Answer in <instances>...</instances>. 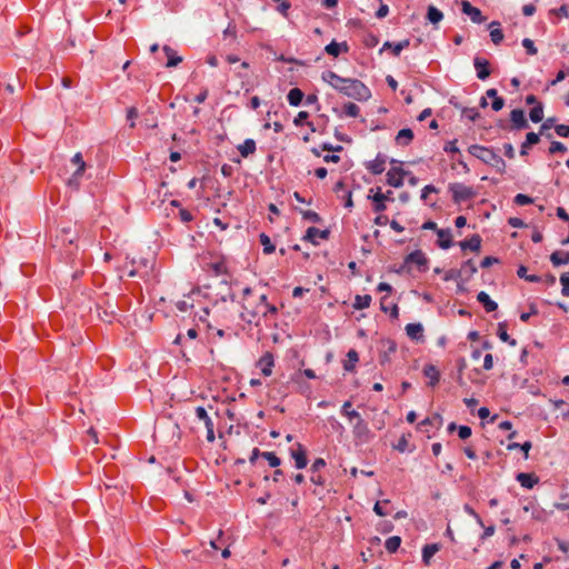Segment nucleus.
Wrapping results in <instances>:
<instances>
[{
  "label": "nucleus",
  "mask_w": 569,
  "mask_h": 569,
  "mask_svg": "<svg viewBox=\"0 0 569 569\" xmlns=\"http://www.w3.org/2000/svg\"><path fill=\"white\" fill-rule=\"evenodd\" d=\"M370 303H371V296H369V295H363V296L357 295L355 297L353 308L357 309V310H362V309L368 308L370 306Z\"/></svg>",
  "instance_id": "nucleus-33"
},
{
  "label": "nucleus",
  "mask_w": 569,
  "mask_h": 569,
  "mask_svg": "<svg viewBox=\"0 0 569 569\" xmlns=\"http://www.w3.org/2000/svg\"><path fill=\"white\" fill-rule=\"evenodd\" d=\"M291 457L295 460V465L297 469H303L308 465V459L306 455V450L301 443H298V449L291 452Z\"/></svg>",
  "instance_id": "nucleus-16"
},
{
  "label": "nucleus",
  "mask_w": 569,
  "mask_h": 569,
  "mask_svg": "<svg viewBox=\"0 0 569 569\" xmlns=\"http://www.w3.org/2000/svg\"><path fill=\"white\" fill-rule=\"evenodd\" d=\"M380 309L383 311V312H388L390 311V316L391 318L393 319H397L399 317V308L397 305H392L391 307H389L387 305V297H383L381 298V301H380Z\"/></svg>",
  "instance_id": "nucleus-35"
},
{
  "label": "nucleus",
  "mask_w": 569,
  "mask_h": 569,
  "mask_svg": "<svg viewBox=\"0 0 569 569\" xmlns=\"http://www.w3.org/2000/svg\"><path fill=\"white\" fill-rule=\"evenodd\" d=\"M138 117V110L134 107H131L127 110V119L131 121L130 127L133 128L136 126L134 119Z\"/></svg>",
  "instance_id": "nucleus-61"
},
{
  "label": "nucleus",
  "mask_w": 569,
  "mask_h": 569,
  "mask_svg": "<svg viewBox=\"0 0 569 569\" xmlns=\"http://www.w3.org/2000/svg\"><path fill=\"white\" fill-rule=\"evenodd\" d=\"M498 336L503 342H508L510 346L517 345V341L515 339H511L510 336L507 333L505 323H499Z\"/></svg>",
  "instance_id": "nucleus-41"
},
{
  "label": "nucleus",
  "mask_w": 569,
  "mask_h": 569,
  "mask_svg": "<svg viewBox=\"0 0 569 569\" xmlns=\"http://www.w3.org/2000/svg\"><path fill=\"white\" fill-rule=\"evenodd\" d=\"M462 250H471L478 252L481 248V237L479 234H472L469 239L463 240L459 243Z\"/></svg>",
  "instance_id": "nucleus-18"
},
{
  "label": "nucleus",
  "mask_w": 569,
  "mask_h": 569,
  "mask_svg": "<svg viewBox=\"0 0 569 569\" xmlns=\"http://www.w3.org/2000/svg\"><path fill=\"white\" fill-rule=\"evenodd\" d=\"M72 163H74L78 168L77 170L74 171V173L72 174V177L69 179V184H76L78 186V180L79 178L82 176L83 171H84V168H86V162L83 161L82 159V154L80 152H77L72 159H71Z\"/></svg>",
  "instance_id": "nucleus-8"
},
{
  "label": "nucleus",
  "mask_w": 569,
  "mask_h": 569,
  "mask_svg": "<svg viewBox=\"0 0 569 569\" xmlns=\"http://www.w3.org/2000/svg\"><path fill=\"white\" fill-rule=\"evenodd\" d=\"M259 239L260 243L263 246V252L266 254H270L276 250V247L272 244L270 238L266 233H261Z\"/></svg>",
  "instance_id": "nucleus-38"
},
{
  "label": "nucleus",
  "mask_w": 569,
  "mask_h": 569,
  "mask_svg": "<svg viewBox=\"0 0 569 569\" xmlns=\"http://www.w3.org/2000/svg\"><path fill=\"white\" fill-rule=\"evenodd\" d=\"M515 203L518 204V206H526V204H530L533 202V199L530 198L529 196L527 194H522V193H518L515 199H513Z\"/></svg>",
  "instance_id": "nucleus-52"
},
{
  "label": "nucleus",
  "mask_w": 569,
  "mask_h": 569,
  "mask_svg": "<svg viewBox=\"0 0 569 569\" xmlns=\"http://www.w3.org/2000/svg\"><path fill=\"white\" fill-rule=\"evenodd\" d=\"M343 110H345L346 116L352 117V118L358 117L360 113V108L353 102L346 103L343 107Z\"/></svg>",
  "instance_id": "nucleus-43"
},
{
  "label": "nucleus",
  "mask_w": 569,
  "mask_h": 569,
  "mask_svg": "<svg viewBox=\"0 0 569 569\" xmlns=\"http://www.w3.org/2000/svg\"><path fill=\"white\" fill-rule=\"evenodd\" d=\"M560 282L562 284L561 293L565 297H569V272H563L560 276Z\"/></svg>",
  "instance_id": "nucleus-50"
},
{
  "label": "nucleus",
  "mask_w": 569,
  "mask_h": 569,
  "mask_svg": "<svg viewBox=\"0 0 569 569\" xmlns=\"http://www.w3.org/2000/svg\"><path fill=\"white\" fill-rule=\"evenodd\" d=\"M413 139V131L409 128L401 129L396 136L399 146H408Z\"/></svg>",
  "instance_id": "nucleus-26"
},
{
  "label": "nucleus",
  "mask_w": 569,
  "mask_h": 569,
  "mask_svg": "<svg viewBox=\"0 0 569 569\" xmlns=\"http://www.w3.org/2000/svg\"><path fill=\"white\" fill-rule=\"evenodd\" d=\"M423 327L421 323H408L406 326V333L413 340L422 338Z\"/></svg>",
  "instance_id": "nucleus-27"
},
{
  "label": "nucleus",
  "mask_w": 569,
  "mask_h": 569,
  "mask_svg": "<svg viewBox=\"0 0 569 569\" xmlns=\"http://www.w3.org/2000/svg\"><path fill=\"white\" fill-rule=\"evenodd\" d=\"M196 416L199 420H202L204 422V426L208 423H213L211 418L208 416L207 410L203 407H197L196 408Z\"/></svg>",
  "instance_id": "nucleus-48"
},
{
  "label": "nucleus",
  "mask_w": 569,
  "mask_h": 569,
  "mask_svg": "<svg viewBox=\"0 0 569 569\" xmlns=\"http://www.w3.org/2000/svg\"><path fill=\"white\" fill-rule=\"evenodd\" d=\"M352 421V433L358 442L367 443L373 438V433L370 431L368 423L361 418L353 419Z\"/></svg>",
  "instance_id": "nucleus-4"
},
{
  "label": "nucleus",
  "mask_w": 569,
  "mask_h": 569,
  "mask_svg": "<svg viewBox=\"0 0 569 569\" xmlns=\"http://www.w3.org/2000/svg\"><path fill=\"white\" fill-rule=\"evenodd\" d=\"M461 11L469 16L473 23H482L486 20L481 11L478 8L471 6V3L467 0L461 1Z\"/></svg>",
  "instance_id": "nucleus-7"
},
{
  "label": "nucleus",
  "mask_w": 569,
  "mask_h": 569,
  "mask_svg": "<svg viewBox=\"0 0 569 569\" xmlns=\"http://www.w3.org/2000/svg\"><path fill=\"white\" fill-rule=\"evenodd\" d=\"M473 66H475V69L477 71L478 79L486 80L490 76V69H489V61L488 60H486L483 58L476 57L473 59Z\"/></svg>",
  "instance_id": "nucleus-10"
},
{
  "label": "nucleus",
  "mask_w": 569,
  "mask_h": 569,
  "mask_svg": "<svg viewBox=\"0 0 569 569\" xmlns=\"http://www.w3.org/2000/svg\"><path fill=\"white\" fill-rule=\"evenodd\" d=\"M386 161L387 157L382 153H378L375 160L367 163L366 168L372 174H380L385 171Z\"/></svg>",
  "instance_id": "nucleus-14"
},
{
  "label": "nucleus",
  "mask_w": 569,
  "mask_h": 569,
  "mask_svg": "<svg viewBox=\"0 0 569 569\" xmlns=\"http://www.w3.org/2000/svg\"><path fill=\"white\" fill-rule=\"evenodd\" d=\"M408 448V440L405 436H402L398 443L395 446V449L400 451V452H405Z\"/></svg>",
  "instance_id": "nucleus-63"
},
{
  "label": "nucleus",
  "mask_w": 569,
  "mask_h": 569,
  "mask_svg": "<svg viewBox=\"0 0 569 569\" xmlns=\"http://www.w3.org/2000/svg\"><path fill=\"white\" fill-rule=\"evenodd\" d=\"M530 120L532 122H540L543 119V107L541 103L535 106L529 112Z\"/></svg>",
  "instance_id": "nucleus-37"
},
{
  "label": "nucleus",
  "mask_w": 569,
  "mask_h": 569,
  "mask_svg": "<svg viewBox=\"0 0 569 569\" xmlns=\"http://www.w3.org/2000/svg\"><path fill=\"white\" fill-rule=\"evenodd\" d=\"M420 425H438V427H440L442 425V418L440 415L436 413L422 420Z\"/></svg>",
  "instance_id": "nucleus-55"
},
{
  "label": "nucleus",
  "mask_w": 569,
  "mask_h": 569,
  "mask_svg": "<svg viewBox=\"0 0 569 569\" xmlns=\"http://www.w3.org/2000/svg\"><path fill=\"white\" fill-rule=\"evenodd\" d=\"M162 50L168 58L166 63L167 68L177 67L182 61V58L178 56L177 52L171 47L163 46Z\"/></svg>",
  "instance_id": "nucleus-20"
},
{
  "label": "nucleus",
  "mask_w": 569,
  "mask_h": 569,
  "mask_svg": "<svg viewBox=\"0 0 569 569\" xmlns=\"http://www.w3.org/2000/svg\"><path fill=\"white\" fill-rule=\"evenodd\" d=\"M406 264H417L419 268H427L428 260L421 250H415L405 259Z\"/></svg>",
  "instance_id": "nucleus-11"
},
{
  "label": "nucleus",
  "mask_w": 569,
  "mask_h": 569,
  "mask_svg": "<svg viewBox=\"0 0 569 569\" xmlns=\"http://www.w3.org/2000/svg\"><path fill=\"white\" fill-rule=\"evenodd\" d=\"M379 43V38L373 33H367L363 37V44L367 48H375Z\"/></svg>",
  "instance_id": "nucleus-49"
},
{
  "label": "nucleus",
  "mask_w": 569,
  "mask_h": 569,
  "mask_svg": "<svg viewBox=\"0 0 569 569\" xmlns=\"http://www.w3.org/2000/svg\"><path fill=\"white\" fill-rule=\"evenodd\" d=\"M555 130L558 136L568 138L569 137V126L566 124H557L555 126Z\"/></svg>",
  "instance_id": "nucleus-60"
},
{
  "label": "nucleus",
  "mask_w": 569,
  "mask_h": 569,
  "mask_svg": "<svg viewBox=\"0 0 569 569\" xmlns=\"http://www.w3.org/2000/svg\"><path fill=\"white\" fill-rule=\"evenodd\" d=\"M461 270H463V274H466V280H469L477 272V267L472 260H467L462 263Z\"/></svg>",
  "instance_id": "nucleus-40"
},
{
  "label": "nucleus",
  "mask_w": 569,
  "mask_h": 569,
  "mask_svg": "<svg viewBox=\"0 0 569 569\" xmlns=\"http://www.w3.org/2000/svg\"><path fill=\"white\" fill-rule=\"evenodd\" d=\"M322 80L349 98L359 101H367L371 98L370 89L358 79L342 78L333 71H326L322 73Z\"/></svg>",
  "instance_id": "nucleus-1"
},
{
  "label": "nucleus",
  "mask_w": 569,
  "mask_h": 569,
  "mask_svg": "<svg viewBox=\"0 0 569 569\" xmlns=\"http://www.w3.org/2000/svg\"><path fill=\"white\" fill-rule=\"evenodd\" d=\"M449 191L455 203H461L476 197L473 188L461 182L450 183Z\"/></svg>",
  "instance_id": "nucleus-3"
},
{
  "label": "nucleus",
  "mask_w": 569,
  "mask_h": 569,
  "mask_svg": "<svg viewBox=\"0 0 569 569\" xmlns=\"http://www.w3.org/2000/svg\"><path fill=\"white\" fill-rule=\"evenodd\" d=\"M486 94H487V97L492 99V102H491L492 110L499 111L503 108L505 100H503V98L498 96V91L496 89H493V88L488 89Z\"/></svg>",
  "instance_id": "nucleus-24"
},
{
  "label": "nucleus",
  "mask_w": 569,
  "mask_h": 569,
  "mask_svg": "<svg viewBox=\"0 0 569 569\" xmlns=\"http://www.w3.org/2000/svg\"><path fill=\"white\" fill-rule=\"evenodd\" d=\"M490 38L495 44H499L503 40V33L501 29H491Z\"/></svg>",
  "instance_id": "nucleus-54"
},
{
  "label": "nucleus",
  "mask_w": 569,
  "mask_h": 569,
  "mask_svg": "<svg viewBox=\"0 0 569 569\" xmlns=\"http://www.w3.org/2000/svg\"><path fill=\"white\" fill-rule=\"evenodd\" d=\"M261 457L268 461L270 467L276 468V467L280 466V463H281L280 458L277 457L276 453H273V452L263 451L261 453Z\"/></svg>",
  "instance_id": "nucleus-42"
},
{
  "label": "nucleus",
  "mask_w": 569,
  "mask_h": 569,
  "mask_svg": "<svg viewBox=\"0 0 569 569\" xmlns=\"http://www.w3.org/2000/svg\"><path fill=\"white\" fill-rule=\"evenodd\" d=\"M400 543H401V538L398 536H392L386 540L385 547L389 552L393 553L399 549Z\"/></svg>",
  "instance_id": "nucleus-36"
},
{
  "label": "nucleus",
  "mask_w": 569,
  "mask_h": 569,
  "mask_svg": "<svg viewBox=\"0 0 569 569\" xmlns=\"http://www.w3.org/2000/svg\"><path fill=\"white\" fill-rule=\"evenodd\" d=\"M461 113L463 117H466L470 121H476L480 117V114L476 108H468V107L461 108Z\"/></svg>",
  "instance_id": "nucleus-46"
},
{
  "label": "nucleus",
  "mask_w": 569,
  "mask_h": 569,
  "mask_svg": "<svg viewBox=\"0 0 569 569\" xmlns=\"http://www.w3.org/2000/svg\"><path fill=\"white\" fill-rule=\"evenodd\" d=\"M351 401L347 400L341 407V415L347 417L350 422H352L355 418H359L360 415L358 411L351 409Z\"/></svg>",
  "instance_id": "nucleus-34"
},
{
  "label": "nucleus",
  "mask_w": 569,
  "mask_h": 569,
  "mask_svg": "<svg viewBox=\"0 0 569 569\" xmlns=\"http://www.w3.org/2000/svg\"><path fill=\"white\" fill-rule=\"evenodd\" d=\"M238 150L243 158L249 157L256 151V141L253 139H246L243 143L238 146Z\"/></svg>",
  "instance_id": "nucleus-28"
},
{
  "label": "nucleus",
  "mask_w": 569,
  "mask_h": 569,
  "mask_svg": "<svg viewBox=\"0 0 569 569\" xmlns=\"http://www.w3.org/2000/svg\"><path fill=\"white\" fill-rule=\"evenodd\" d=\"M539 142V134L536 132H529L526 136V140L521 144L520 154L526 156L527 149Z\"/></svg>",
  "instance_id": "nucleus-31"
},
{
  "label": "nucleus",
  "mask_w": 569,
  "mask_h": 569,
  "mask_svg": "<svg viewBox=\"0 0 569 569\" xmlns=\"http://www.w3.org/2000/svg\"><path fill=\"white\" fill-rule=\"evenodd\" d=\"M567 147L559 141H552L549 148L550 153H557V152H566Z\"/></svg>",
  "instance_id": "nucleus-56"
},
{
  "label": "nucleus",
  "mask_w": 569,
  "mask_h": 569,
  "mask_svg": "<svg viewBox=\"0 0 569 569\" xmlns=\"http://www.w3.org/2000/svg\"><path fill=\"white\" fill-rule=\"evenodd\" d=\"M308 117H309V114H308V112H307V111H300V112L296 116V118H295V120H293V123H295L296 126H301V124H302V123L308 119Z\"/></svg>",
  "instance_id": "nucleus-62"
},
{
  "label": "nucleus",
  "mask_w": 569,
  "mask_h": 569,
  "mask_svg": "<svg viewBox=\"0 0 569 569\" xmlns=\"http://www.w3.org/2000/svg\"><path fill=\"white\" fill-rule=\"evenodd\" d=\"M409 173V171H406L402 168H391L387 172V183L393 188H400L403 184L405 176Z\"/></svg>",
  "instance_id": "nucleus-6"
},
{
  "label": "nucleus",
  "mask_w": 569,
  "mask_h": 569,
  "mask_svg": "<svg viewBox=\"0 0 569 569\" xmlns=\"http://www.w3.org/2000/svg\"><path fill=\"white\" fill-rule=\"evenodd\" d=\"M426 18L430 23L437 26L443 19V13L437 7L430 4Z\"/></svg>",
  "instance_id": "nucleus-25"
},
{
  "label": "nucleus",
  "mask_w": 569,
  "mask_h": 569,
  "mask_svg": "<svg viewBox=\"0 0 569 569\" xmlns=\"http://www.w3.org/2000/svg\"><path fill=\"white\" fill-rule=\"evenodd\" d=\"M358 360H359L358 352L353 349L349 350L347 353V360L343 363V369L346 371H353Z\"/></svg>",
  "instance_id": "nucleus-32"
},
{
  "label": "nucleus",
  "mask_w": 569,
  "mask_h": 569,
  "mask_svg": "<svg viewBox=\"0 0 569 569\" xmlns=\"http://www.w3.org/2000/svg\"><path fill=\"white\" fill-rule=\"evenodd\" d=\"M325 51L335 58H337L341 52H348L349 46L346 41L343 42H337L331 41L329 44L326 46Z\"/></svg>",
  "instance_id": "nucleus-15"
},
{
  "label": "nucleus",
  "mask_w": 569,
  "mask_h": 569,
  "mask_svg": "<svg viewBox=\"0 0 569 569\" xmlns=\"http://www.w3.org/2000/svg\"><path fill=\"white\" fill-rule=\"evenodd\" d=\"M274 359L272 353L266 352L258 361V367L261 369L263 376L269 377L272 373Z\"/></svg>",
  "instance_id": "nucleus-13"
},
{
  "label": "nucleus",
  "mask_w": 569,
  "mask_h": 569,
  "mask_svg": "<svg viewBox=\"0 0 569 569\" xmlns=\"http://www.w3.org/2000/svg\"><path fill=\"white\" fill-rule=\"evenodd\" d=\"M472 431L471 428L468 426H460L458 428V436L460 439L466 440L471 436Z\"/></svg>",
  "instance_id": "nucleus-58"
},
{
  "label": "nucleus",
  "mask_w": 569,
  "mask_h": 569,
  "mask_svg": "<svg viewBox=\"0 0 569 569\" xmlns=\"http://www.w3.org/2000/svg\"><path fill=\"white\" fill-rule=\"evenodd\" d=\"M392 191L388 190L387 192H381L380 188H377V192L370 197L373 201V211L375 212H382L387 209L385 202L386 201H393L392 198Z\"/></svg>",
  "instance_id": "nucleus-5"
},
{
  "label": "nucleus",
  "mask_w": 569,
  "mask_h": 569,
  "mask_svg": "<svg viewBox=\"0 0 569 569\" xmlns=\"http://www.w3.org/2000/svg\"><path fill=\"white\" fill-rule=\"evenodd\" d=\"M388 13H389V7L387 4L381 3L379 9L376 12V17L378 19H382V18L387 17Z\"/></svg>",
  "instance_id": "nucleus-64"
},
{
  "label": "nucleus",
  "mask_w": 569,
  "mask_h": 569,
  "mask_svg": "<svg viewBox=\"0 0 569 569\" xmlns=\"http://www.w3.org/2000/svg\"><path fill=\"white\" fill-rule=\"evenodd\" d=\"M302 218L313 223H320L321 217L312 210H301Z\"/></svg>",
  "instance_id": "nucleus-44"
},
{
  "label": "nucleus",
  "mask_w": 569,
  "mask_h": 569,
  "mask_svg": "<svg viewBox=\"0 0 569 569\" xmlns=\"http://www.w3.org/2000/svg\"><path fill=\"white\" fill-rule=\"evenodd\" d=\"M510 120L512 122V128L516 130L528 128V121L526 120L525 112L521 109H513L510 112Z\"/></svg>",
  "instance_id": "nucleus-12"
},
{
  "label": "nucleus",
  "mask_w": 569,
  "mask_h": 569,
  "mask_svg": "<svg viewBox=\"0 0 569 569\" xmlns=\"http://www.w3.org/2000/svg\"><path fill=\"white\" fill-rule=\"evenodd\" d=\"M303 97L305 93L299 88L291 89L287 96L288 102L293 107H298L302 102Z\"/></svg>",
  "instance_id": "nucleus-30"
},
{
  "label": "nucleus",
  "mask_w": 569,
  "mask_h": 569,
  "mask_svg": "<svg viewBox=\"0 0 569 569\" xmlns=\"http://www.w3.org/2000/svg\"><path fill=\"white\" fill-rule=\"evenodd\" d=\"M463 276V270L460 269H450L445 273L443 280H459Z\"/></svg>",
  "instance_id": "nucleus-45"
},
{
  "label": "nucleus",
  "mask_w": 569,
  "mask_h": 569,
  "mask_svg": "<svg viewBox=\"0 0 569 569\" xmlns=\"http://www.w3.org/2000/svg\"><path fill=\"white\" fill-rule=\"evenodd\" d=\"M244 311L241 312V319L246 321L247 323L251 325L254 321V318L258 315V311H250L246 306H243Z\"/></svg>",
  "instance_id": "nucleus-47"
},
{
  "label": "nucleus",
  "mask_w": 569,
  "mask_h": 569,
  "mask_svg": "<svg viewBox=\"0 0 569 569\" xmlns=\"http://www.w3.org/2000/svg\"><path fill=\"white\" fill-rule=\"evenodd\" d=\"M477 300L483 306V308L487 312H492V311L497 310V308H498L497 302L491 300L489 295L485 291H480L477 295Z\"/></svg>",
  "instance_id": "nucleus-21"
},
{
  "label": "nucleus",
  "mask_w": 569,
  "mask_h": 569,
  "mask_svg": "<svg viewBox=\"0 0 569 569\" xmlns=\"http://www.w3.org/2000/svg\"><path fill=\"white\" fill-rule=\"evenodd\" d=\"M550 261L555 267L563 266L569 263V251H553L550 254Z\"/></svg>",
  "instance_id": "nucleus-22"
},
{
  "label": "nucleus",
  "mask_w": 569,
  "mask_h": 569,
  "mask_svg": "<svg viewBox=\"0 0 569 569\" xmlns=\"http://www.w3.org/2000/svg\"><path fill=\"white\" fill-rule=\"evenodd\" d=\"M439 551L438 543L426 545L422 549V561L425 565H429L431 558Z\"/></svg>",
  "instance_id": "nucleus-29"
},
{
  "label": "nucleus",
  "mask_w": 569,
  "mask_h": 569,
  "mask_svg": "<svg viewBox=\"0 0 569 569\" xmlns=\"http://www.w3.org/2000/svg\"><path fill=\"white\" fill-rule=\"evenodd\" d=\"M517 481L527 489L533 488L539 482V478L535 473L520 472L516 476Z\"/></svg>",
  "instance_id": "nucleus-17"
},
{
  "label": "nucleus",
  "mask_w": 569,
  "mask_h": 569,
  "mask_svg": "<svg viewBox=\"0 0 569 569\" xmlns=\"http://www.w3.org/2000/svg\"><path fill=\"white\" fill-rule=\"evenodd\" d=\"M507 449L508 450H522L523 453H525V458L527 459L528 458V455H529V450L531 449V442L530 441H526L523 442L522 445L518 443V442H511L507 446Z\"/></svg>",
  "instance_id": "nucleus-39"
},
{
  "label": "nucleus",
  "mask_w": 569,
  "mask_h": 569,
  "mask_svg": "<svg viewBox=\"0 0 569 569\" xmlns=\"http://www.w3.org/2000/svg\"><path fill=\"white\" fill-rule=\"evenodd\" d=\"M330 236V231L328 229L319 230L316 227H309L306 231L303 240L310 241L313 244H318L316 238H320L327 240Z\"/></svg>",
  "instance_id": "nucleus-9"
},
{
  "label": "nucleus",
  "mask_w": 569,
  "mask_h": 569,
  "mask_svg": "<svg viewBox=\"0 0 569 569\" xmlns=\"http://www.w3.org/2000/svg\"><path fill=\"white\" fill-rule=\"evenodd\" d=\"M522 46L525 47L528 54H530V56L537 54V48L531 39H529V38L523 39Z\"/></svg>",
  "instance_id": "nucleus-53"
},
{
  "label": "nucleus",
  "mask_w": 569,
  "mask_h": 569,
  "mask_svg": "<svg viewBox=\"0 0 569 569\" xmlns=\"http://www.w3.org/2000/svg\"><path fill=\"white\" fill-rule=\"evenodd\" d=\"M465 511L475 518V520L477 521V523H479L481 527H483V522H482V519L481 517L475 511V509L472 507H470L469 505H465L463 507Z\"/></svg>",
  "instance_id": "nucleus-57"
},
{
  "label": "nucleus",
  "mask_w": 569,
  "mask_h": 569,
  "mask_svg": "<svg viewBox=\"0 0 569 569\" xmlns=\"http://www.w3.org/2000/svg\"><path fill=\"white\" fill-rule=\"evenodd\" d=\"M409 44H410L409 39L402 40V41H400L398 43H393L392 44V53H393V56L398 57L403 49L409 47Z\"/></svg>",
  "instance_id": "nucleus-51"
},
{
  "label": "nucleus",
  "mask_w": 569,
  "mask_h": 569,
  "mask_svg": "<svg viewBox=\"0 0 569 569\" xmlns=\"http://www.w3.org/2000/svg\"><path fill=\"white\" fill-rule=\"evenodd\" d=\"M423 375L429 378V386L435 387L439 382L440 373L433 365H426Z\"/></svg>",
  "instance_id": "nucleus-23"
},
{
  "label": "nucleus",
  "mask_w": 569,
  "mask_h": 569,
  "mask_svg": "<svg viewBox=\"0 0 569 569\" xmlns=\"http://www.w3.org/2000/svg\"><path fill=\"white\" fill-rule=\"evenodd\" d=\"M326 467V461L322 459V458H317L311 468H310V471L312 473H317L320 469L325 468Z\"/></svg>",
  "instance_id": "nucleus-59"
},
{
  "label": "nucleus",
  "mask_w": 569,
  "mask_h": 569,
  "mask_svg": "<svg viewBox=\"0 0 569 569\" xmlns=\"http://www.w3.org/2000/svg\"><path fill=\"white\" fill-rule=\"evenodd\" d=\"M437 236L439 237L438 246L441 249H449L452 246V234L450 229H439L437 230Z\"/></svg>",
  "instance_id": "nucleus-19"
},
{
  "label": "nucleus",
  "mask_w": 569,
  "mask_h": 569,
  "mask_svg": "<svg viewBox=\"0 0 569 569\" xmlns=\"http://www.w3.org/2000/svg\"><path fill=\"white\" fill-rule=\"evenodd\" d=\"M468 151L471 156L481 160L483 163L491 166L498 172H505L506 162L492 149L479 144H472L469 147Z\"/></svg>",
  "instance_id": "nucleus-2"
}]
</instances>
